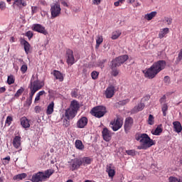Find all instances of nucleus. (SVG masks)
<instances>
[{"mask_svg":"<svg viewBox=\"0 0 182 182\" xmlns=\"http://www.w3.org/2000/svg\"><path fill=\"white\" fill-rule=\"evenodd\" d=\"M168 181L169 182H178V178L174 177V176H171L168 178Z\"/></svg>","mask_w":182,"mask_h":182,"instance_id":"4d7b16f0","label":"nucleus"},{"mask_svg":"<svg viewBox=\"0 0 182 182\" xmlns=\"http://www.w3.org/2000/svg\"><path fill=\"white\" fill-rule=\"evenodd\" d=\"M68 164L71 171H76V170H79V168L82 166L80 158H75L74 159H72L70 161H68Z\"/></svg>","mask_w":182,"mask_h":182,"instance_id":"20e7f679","label":"nucleus"},{"mask_svg":"<svg viewBox=\"0 0 182 182\" xmlns=\"http://www.w3.org/2000/svg\"><path fill=\"white\" fill-rule=\"evenodd\" d=\"M34 111H35V112L36 113H41V112H42V107H40V106H36L35 107H34Z\"/></svg>","mask_w":182,"mask_h":182,"instance_id":"5fc2aeb1","label":"nucleus"},{"mask_svg":"<svg viewBox=\"0 0 182 182\" xmlns=\"http://www.w3.org/2000/svg\"><path fill=\"white\" fill-rule=\"evenodd\" d=\"M87 117H82L77 122V127L78 129H85L87 126Z\"/></svg>","mask_w":182,"mask_h":182,"instance_id":"dca6fc26","label":"nucleus"},{"mask_svg":"<svg viewBox=\"0 0 182 182\" xmlns=\"http://www.w3.org/2000/svg\"><path fill=\"white\" fill-rule=\"evenodd\" d=\"M26 177H28V174L26 173H19L14 177V180H23Z\"/></svg>","mask_w":182,"mask_h":182,"instance_id":"473e14b6","label":"nucleus"},{"mask_svg":"<svg viewBox=\"0 0 182 182\" xmlns=\"http://www.w3.org/2000/svg\"><path fill=\"white\" fill-rule=\"evenodd\" d=\"M62 9L59 3H55L50 6L51 18L53 19L60 15Z\"/></svg>","mask_w":182,"mask_h":182,"instance_id":"39448f33","label":"nucleus"},{"mask_svg":"<svg viewBox=\"0 0 182 182\" xmlns=\"http://www.w3.org/2000/svg\"><path fill=\"white\" fill-rule=\"evenodd\" d=\"M5 92H6V88H5V87H0V94L5 93Z\"/></svg>","mask_w":182,"mask_h":182,"instance_id":"774afa93","label":"nucleus"},{"mask_svg":"<svg viewBox=\"0 0 182 182\" xmlns=\"http://www.w3.org/2000/svg\"><path fill=\"white\" fill-rule=\"evenodd\" d=\"M144 109V104L140 103L137 106L134 107L132 109V113H139V112H141Z\"/></svg>","mask_w":182,"mask_h":182,"instance_id":"c85d7f7f","label":"nucleus"},{"mask_svg":"<svg viewBox=\"0 0 182 182\" xmlns=\"http://www.w3.org/2000/svg\"><path fill=\"white\" fill-rule=\"evenodd\" d=\"M167 110H168V106H167V104H164L162 107L163 116H166L167 114Z\"/></svg>","mask_w":182,"mask_h":182,"instance_id":"37998d69","label":"nucleus"},{"mask_svg":"<svg viewBox=\"0 0 182 182\" xmlns=\"http://www.w3.org/2000/svg\"><path fill=\"white\" fill-rule=\"evenodd\" d=\"M111 69H112V75L116 77L119 75V70H117V67L116 65H111Z\"/></svg>","mask_w":182,"mask_h":182,"instance_id":"f704fd0d","label":"nucleus"},{"mask_svg":"<svg viewBox=\"0 0 182 182\" xmlns=\"http://www.w3.org/2000/svg\"><path fill=\"white\" fill-rule=\"evenodd\" d=\"M13 146L15 149H19L21 147V136H16L13 139Z\"/></svg>","mask_w":182,"mask_h":182,"instance_id":"4be33fe9","label":"nucleus"},{"mask_svg":"<svg viewBox=\"0 0 182 182\" xmlns=\"http://www.w3.org/2000/svg\"><path fill=\"white\" fill-rule=\"evenodd\" d=\"M30 181L32 182H43L46 181L45 178L43 176V172L39 171L36 173H34L31 178L30 179Z\"/></svg>","mask_w":182,"mask_h":182,"instance_id":"f8f14e48","label":"nucleus"},{"mask_svg":"<svg viewBox=\"0 0 182 182\" xmlns=\"http://www.w3.org/2000/svg\"><path fill=\"white\" fill-rule=\"evenodd\" d=\"M14 4H16L18 8H22V0H14Z\"/></svg>","mask_w":182,"mask_h":182,"instance_id":"864d4df0","label":"nucleus"},{"mask_svg":"<svg viewBox=\"0 0 182 182\" xmlns=\"http://www.w3.org/2000/svg\"><path fill=\"white\" fill-rule=\"evenodd\" d=\"M106 171L111 178H113L116 175V171L114 170V166H113V164H109L107 165Z\"/></svg>","mask_w":182,"mask_h":182,"instance_id":"f3484780","label":"nucleus"},{"mask_svg":"<svg viewBox=\"0 0 182 182\" xmlns=\"http://www.w3.org/2000/svg\"><path fill=\"white\" fill-rule=\"evenodd\" d=\"M75 147L78 150H83V149H85V145H83L82 141L77 139L75 141Z\"/></svg>","mask_w":182,"mask_h":182,"instance_id":"2f4dec72","label":"nucleus"},{"mask_svg":"<svg viewBox=\"0 0 182 182\" xmlns=\"http://www.w3.org/2000/svg\"><path fill=\"white\" fill-rule=\"evenodd\" d=\"M70 109H71V110L75 111V112L77 113V110L80 109V105L79 104V102H77L76 100L71 101Z\"/></svg>","mask_w":182,"mask_h":182,"instance_id":"412c9836","label":"nucleus"},{"mask_svg":"<svg viewBox=\"0 0 182 182\" xmlns=\"http://www.w3.org/2000/svg\"><path fill=\"white\" fill-rule=\"evenodd\" d=\"M157 15V11H152L145 15L144 18L146 21H151Z\"/></svg>","mask_w":182,"mask_h":182,"instance_id":"7c9ffc66","label":"nucleus"},{"mask_svg":"<svg viewBox=\"0 0 182 182\" xmlns=\"http://www.w3.org/2000/svg\"><path fill=\"white\" fill-rule=\"evenodd\" d=\"M13 120H14V118H12V117L8 116V117H6L5 124H8V126H9L10 124H12Z\"/></svg>","mask_w":182,"mask_h":182,"instance_id":"c03bdc74","label":"nucleus"},{"mask_svg":"<svg viewBox=\"0 0 182 182\" xmlns=\"http://www.w3.org/2000/svg\"><path fill=\"white\" fill-rule=\"evenodd\" d=\"M20 43L21 45H23L24 50L26 55H28L31 50V44H29V43L23 38L20 39Z\"/></svg>","mask_w":182,"mask_h":182,"instance_id":"6ab92c4d","label":"nucleus"},{"mask_svg":"<svg viewBox=\"0 0 182 182\" xmlns=\"http://www.w3.org/2000/svg\"><path fill=\"white\" fill-rule=\"evenodd\" d=\"M181 60H182V48L180 50L178 54V57L176 58V60L175 61L176 65H178V63H180Z\"/></svg>","mask_w":182,"mask_h":182,"instance_id":"4c0bfd02","label":"nucleus"},{"mask_svg":"<svg viewBox=\"0 0 182 182\" xmlns=\"http://www.w3.org/2000/svg\"><path fill=\"white\" fill-rule=\"evenodd\" d=\"M32 14H36L38 12V6L31 7Z\"/></svg>","mask_w":182,"mask_h":182,"instance_id":"052dcab7","label":"nucleus"},{"mask_svg":"<svg viewBox=\"0 0 182 182\" xmlns=\"http://www.w3.org/2000/svg\"><path fill=\"white\" fill-rule=\"evenodd\" d=\"M173 129L176 133H181L182 127H181V123H180V122L178 121L173 122Z\"/></svg>","mask_w":182,"mask_h":182,"instance_id":"b1692460","label":"nucleus"},{"mask_svg":"<svg viewBox=\"0 0 182 182\" xmlns=\"http://www.w3.org/2000/svg\"><path fill=\"white\" fill-rule=\"evenodd\" d=\"M37 95H38L41 97V96H43V95H46V92H45V90H41L38 92Z\"/></svg>","mask_w":182,"mask_h":182,"instance_id":"69168bd1","label":"nucleus"},{"mask_svg":"<svg viewBox=\"0 0 182 182\" xmlns=\"http://www.w3.org/2000/svg\"><path fill=\"white\" fill-rule=\"evenodd\" d=\"M28 70V65L26 64H24L21 68V73H26V71Z\"/></svg>","mask_w":182,"mask_h":182,"instance_id":"8fccbe9b","label":"nucleus"},{"mask_svg":"<svg viewBox=\"0 0 182 182\" xmlns=\"http://www.w3.org/2000/svg\"><path fill=\"white\" fill-rule=\"evenodd\" d=\"M110 125L113 132H117L123 127V119L120 116H117V118L110 122Z\"/></svg>","mask_w":182,"mask_h":182,"instance_id":"7ed1b4c3","label":"nucleus"},{"mask_svg":"<svg viewBox=\"0 0 182 182\" xmlns=\"http://www.w3.org/2000/svg\"><path fill=\"white\" fill-rule=\"evenodd\" d=\"M151 133L154 136H160V134L163 133V128H161V124L158 125L155 130L152 129Z\"/></svg>","mask_w":182,"mask_h":182,"instance_id":"5701e85b","label":"nucleus"},{"mask_svg":"<svg viewBox=\"0 0 182 182\" xmlns=\"http://www.w3.org/2000/svg\"><path fill=\"white\" fill-rule=\"evenodd\" d=\"M55 173V170L53 169H47L44 172H43V176L44 177V180H48Z\"/></svg>","mask_w":182,"mask_h":182,"instance_id":"393cba45","label":"nucleus"},{"mask_svg":"<svg viewBox=\"0 0 182 182\" xmlns=\"http://www.w3.org/2000/svg\"><path fill=\"white\" fill-rule=\"evenodd\" d=\"M61 4L63 6H66L67 8H69V4H68V2L65 1H63L61 2Z\"/></svg>","mask_w":182,"mask_h":182,"instance_id":"338daca9","label":"nucleus"},{"mask_svg":"<svg viewBox=\"0 0 182 182\" xmlns=\"http://www.w3.org/2000/svg\"><path fill=\"white\" fill-rule=\"evenodd\" d=\"M32 31L34 32H38V33H42L43 35H48V31L46 28L41 24H33L31 27Z\"/></svg>","mask_w":182,"mask_h":182,"instance_id":"ddd939ff","label":"nucleus"},{"mask_svg":"<svg viewBox=\"0 0 182 182\" xmlns=\"http://www.w3.org/2000/svg\"><path fill=\"white\" fill-rule=\"evenodd\" d=\"M116 90V87L114 85H109L107 87L105 95L107 99H112L113 96H114V92Z\"/></svg>","mask_w":182,"mask_h":182,"instance_id":"4468645a","label":"nucleus"},{"mask_svg":"<svg viewBox=\"0 0 182 182\" xmlns=\"http://www.w3.org/2000/svg\"><path fill=\"white\" fill-rule=\"evenodd\" d=\"M6 4H5V2L1 1L0 2V9H1V11H4V9H6Z\"/></svg>","mask_w":182,"mask_h":182,"instance_id":"6e6d98bb","label":"nucleus"},{"mask_svg":"<svg viewBox=\"0 0 182 182\" xmlns=\"http://www.w3.org/2000/svg\"><path fill=\"white\" fill-rule=\"evenodd\" d=\"M64 127H69L70 126V119L65 117L63 120Z\"/></svg>","mask_w":182,"mask_h":182,"instance_id":"a19ab883","label":"nucleus"},{"mask_svg":"<svg viewBox=\"0 0 182 182\" xmlns=\"http://www.w3.org/2000/svg\"><path fill=\"white\" fill-rule=\"evenodd\" d=\"M147 124H149V126H153V124H154V116H153V114L149 115Z\"/></svg>","mask_w":182,"mask_h":182,"instance_id":"e433bc0d","label":"nucleus"},{"mask_svg":"<svg viewBox=\"0 0 182 182\" xmlns=\"http://www.w3.org/2000/svg\"><path fill=\"white\" fill-rule=\"evenodd\" d=\"M80 159L81 160L82 166H89V164H91L92 163V159L90 157H83Z\"/></svg>","mask_w":182,"mask_h":182,"instance_id":"cd10ccee","label":"nucleus"},{"mask_svg":"<svg viewBox=\"0 0 182 182\" xmlns=\"http://www.w3.org/2000/svg\"><path fill=\"white\" fill-rule=\"evenodd\" d=\"M164 82L165 83H169L170 82V77L168 76H165L164 79Z\"/></svg>","mask_w":182,"mask_h":182,"instance_id":"e2e57ef3","label":"nucleus"},{"mask_svg":"<svg viewBox=\"0 0 182 182\" xmlns=\"http://www.w3.org/2000/svg\"><path fill=\"white\" fill-rule=\"evenodd\" d=\"M35 79V77L33 75L28 85V88L31 90H34L35 92H38V90H41L43 86H45V82L43 81L39 80V79Z\"/></svg>","mask_w":182,"mask_h":182,"instance_id":"f03ea898","label":"nucleus"},{"mask_svg":"<svg viewBox=\"0 0 182 182\" xmlns=\"http://www.w3.org/2000/svg\"><path fill=\"white\" fill-rule=\"evenodd\" d=\"M134 123V120L132 117H128L125 119L124 124V129L126 134L132 130V127H133V124Z\"/></svg>","mask_w":182,"mask_h":182,"instance_id":"9d476101","label":"nucleus"},{"mask_svg":"<svg viewBox=\"0 0 182 182\" xmlns=\"http://www.w3.org/2000/svg\"><path fill=\"white\" fill-rule=\"evenodd\" d=\"M54 76L59 82H63V75H62L60 72L54 70Z\"/></svg>","mask_w":182,"mask_h":182,"instance_id":"c756f323","label":"nucleus"},{"mask_svg":"<svg viewBox=\"0 0 182 182\" xmlns=\"http://www.w3.org/2000/svg\"><path fill=\"white\" fill-rule=\"evenodd\" d=\"M23 92H25V88L21 87V88L18 89L16 93L14 95V97L16 98L19 97V96L22 95V93H23Z\"/></svg>","mask_w":182,"mask_h":182,"instance_id":"ea45409f","label":"nucleus"},{"mask_svg":"<svg viewBox=\"0 0 182 182\" xmlns=\"http://www.w3.org/2000/svg\"><path fill=\"white\" fill-rule=\"evenodd\" d=\"M26 36H27L28 40L31 41V39H32V38H33V32H32L31 31H27L26 33Z\"/></svg>","mask_w":182,"mask_h":182,"instance_id":"09e8293b","label":"nucleus"},{"mask_svg":"<svg viewBox=\"0 0 182 182\" xmlns=\"http://www.w3.org/2000/svg\"><path fill=\"white\" fill-rule=\"evenodd\" d=\"M165 21L167 23V25H171L173 19L171 18L166 17Z\"/></svg>","mask_w":182,"mask_h":182,"instance_id":"13d9d810","label":"nucleus"},{"mask_svg":"<svg viewBox=\"0 0 182 182\" xmlns=\"http://www.w3.org/2000/svg\"><path fill=\"white\" fill-rule=\"evenodd\" d=\"M102 2V0H93L92 4L94 5H100V3Z\"/></svg>","mask_w":182,"mask_h":182,"instance_id":"680f3d73","label":"nucleus"},{"mask_svg":"<svg viewBox=\"0 0 182 182\" xmlns=\"http://www.w3.org/2000/svg\"><path fill=\"white\" fill-rule=\"evenodd\" d=\"M160 103H164L166 102V95H163L162 97L159 100Z\"/></svg>","mask_w":182,"mask_h":182,"instance_id":"0e129e2a","label":"nucleus"},{"mask_svg":"<svg viewBox=\"0 0 182 182\" xmlns=\"http://www.w3.org/2000/svg\"><path fill=\"white\" fill-rule=\"evenodd\" d=\"M107 62V60L106 59L101 60L98 62V66H100L101 69H103V68H105V63H106Z\"/></svg>","mask_w":182,"mask_h":182,"instance_id":"a18cd8bd","label":"nucleus"},{"mask_svg":"<svg viewBox=\"0 0 182 182\" xmlns=\"http://www.w3.org/2000/svg\"><path fill=\"white\" fill-rule=\"evenodd\" d=\"M7 83L8 85H14V83H15V77L12 75H9L7 78Z\"/></svg>","mask_w":182,"mask_h":182,"instance_id":"58836bf2","label":"nucleus"},{"mask_svg":"<svg viewBox=\"0 0 182 182\" xmlns=\"http://www.w3.org/2000/svg\"><path fill=\"white\" fill-rule=\"evenodd\" d=\"M141 144L146 146L148 149L156 144L154 141H153L147 134H141Z\"/></svg>","mask_w":182,"mask_h":182,"instance_id":"423d86ee","label":"nucleus"},{"mask_svg":"<svg viewBox=\"0 0 182 182\" xmlns=\"http://www.w3.org/2000/svg\"><path fill=\"white\" fill-rule=\"evenodd\" d=\"M102 134L105 141H110L112 140V132L107 127H105L102 129Z\"/></svg>","mask_w":182,"mask_h":182,"instance_id":"2eb2a0df","label":"nucleus"},{"mask_svg":"<svg viewBox=\"0 0 182 182\" xmlns=\"http://www.w3.org/2000/svg\"><path fill=\"white\" fill-rule=\"evenodd\" d=\"M21 124L23 129H29L31 127V124L29 119L26 117H23L20 119Z\"/></svg>","mask_w":182,"mask_h":182,"instance_id":"aec40b11","label":"nucleus"},{"mask_svg":"<svg viewBox=\"0 0 182 182\" xmlns=\"http://www.w3.org/2000/svg\"><path fill=\"white\" fill-rule=\"evenodd\" d=\"M129 59V55H123L119 57L115 58L114 60H112V65L119 68V66H122L126 60Z\"/></svg>","mask_w":182,"mask_h":182,"instance_id":"0eeeda50","label":"nucleus"},{"mask_svg":"<svg viewBox=\"0 0 182 182\" xmlns=\"http://www.w3.org/2000/svg\"><path fill=\"white\" fill-rule=\"evenodd\" d=\"M37 91H35L33 90H30V92H29V97L28 99H33V96L35 95V93Z\"/></svg>","mask_w":182,"mask_h":182,"instance_id":"3c124183","label":"nucleus"},{"mask_svg":"<svg viewBox=\"0 0 182 182\" xmlns=\"http://www.w3.org/2000/svg\"><path fill=\"white\" fill-rule=\"evenodd\" d=\"M147 149H149V147L143 144H141V146H137L138 150H147Z\"/></svg>","mask_w":182,"mask_h":182,"instance_id":"603ef678","label":"nucleus"},{"mask_svg":"<svg viewBox=\"0 0 182 182\" xmlns=\"http://www.w3.org/2000/svg\"><path fill=\"white\" fill-rule=\"evenodd\" d=\"M143 73H144L145 77H147L148 79H154L159 73L154 69V66L151 65L149 68L144 70Z\"/></svg>","mask_w":182,"mask_h":182,"instance_id":"1a4fd4ad","label":"nucleus"},{"mask_svg":"<svg viewBox=\"0 0 182 182\" xmlns=\"http://www.w3.org/2000/svg\"><path fill=\"white\" fill-rule=\"evenodd\" d=\"M103 43V36H97V40H96V49L99 48V46Z\"/></svg>","mask_w":182,"mask_h":182,"instance_id":"72a5a7b5","label":"nucleus"},{"mask_svg":"<svg viewBox=\"0 0 182 182\" xmlns=\"http://www.w3.org/2000/svg\"><path fill=\"white\" fill-rule=\"evenodd\" d=\"M168 32H170V29L168 28H161L159 33V38L163 39V38L165 37Z\"/></svg>","mask_w":182,"mask_h":182,"instance_id":"a878e982","label":"nucleus"},{"mask_svg":"<svg viewBox=\"0 0 182 182\" xmlns=\"http://www.w3.org/2000/svg\"><path fill=\"white\" fill-rule=\"evenodd\" d=\"M126 153L128 156H136V150L134 149L127 150Z\"/></svg>","mask_w":182,"mask_h":182,"instance_id":"49530a36","label":"nucleus"},{"mask_svg":"<svg viewBox=\"0 0 182 182\" xmlns=\"http://www.w3.org/2000/svg\"><path fill=\"white\" fill-rule=\"evenodd\" d=\"M66 62L69 66L75 65L76 60H75V55H73V50L68 49L65 53Z\"/></svg>","mask_w":182,"mask_h":182,"instance_id":"6e6552de","label":"nucleus"},{"mask_svg":"<svg viewBox=\"0 0 182 182\" xmlns=\"http://www.w3.org/2000/svg\"><path fill=\"white\" fill-rule=\"evenodd\" d=\"M92 116L97 117V119H101L103 117L106 113H107V109L103 105H99L94 107L90 112Z\"/></svg>","mask_w":182,"mask_h":182,"instance_id":"f257e3e1","label":"nucleus"},{"mask_svg":"<svg viewBox=\"0 0 182 182\" xmlns=\"http://www.w3.org/2000/svg\"><path fill=\"white\" fill-rule=\"evenodd\" d=\"M120 35H122V31H116L112 33V39L116 40L120 37Z\"/></svg>","mask_w":182,"mask_h":182,"instance_id":"c9c22d12","label":"nucleus"},{"mask_svg":"<svg viewBox=\"0 0 182 182\" xmlns=\"http://www.w3.org/2000/svg\"><path fill=\"white\" fill-rule=\"evenodd\" d=\"M77 114V112L76 111H73V109L68 108L65 112V117H67V119H74V117H76V115Z\"/></svg>","mask_w":182,"mask_h":182,"instance_id":"a211bd4d","label":"nucleus"},{"mask_svg":"<svg viewBox=\"0 0 182 182\" xmlns=\"http://www.w3.org/2000/svg\"><path fill=\"white\" fill-rule=\"evenodd\" d=\"M31 105H32V100L31 98H27L24 104V106L26 107H30Z\"/></svg>","mask_w":182,"mask_h":182,"instance_id":"de8ad7c7","label":"nucleus"},{"mask_svg":"<svg viewBox=\"0 0 182 182\" xmlns=\"http://www.w3.org/2000/svg\"><path fill=\"white\" fill-rule=\"evenodd\" d=\"M54 109H55V102H51L47 107V110L46 112V114H48V116L50 114H52V113H53L54 112Z\"/></svg>","mask_w":182,"mask_h":182,"instance_id":"bb28decb","label":"nucleus"},{"mask_svg":"<svg viewBox=\"0 0 182 182\" xmlns=\"http://www.w3.org/2000/svg\"><path fill=\"white\" fill-rule=\"evenodd\" d=\"M167 65V63H166V60H159L156 63H154L152 66H154V69L156 70V72L158 73H160L161 70H164L166 69V66Z\"/></svg>","mask_w":182,"mask_h":182,"instance_id":"9b49d317","label":"nucleus"},{"mask_svg":"<svg viewBox=\"0 0 182 182\" xmlns=\"http://www.w3.org/2000/svg\"><path fill=\"white\" fill-rule=\"evenodd\" d=\"M40 100H41V95H39L38 94H36L34 103H38V102H39Z\"/></svg>","mask_w":182,"mask_h":182,"instance_id":"bf43d9fd","label":"nucleus"},{"mask_svg":"<svg viewBox=\"0 0 182 182\" xmlns=\"http://www.w3.org/2000/svg\"><path fill=\"white\" fill-rule=\"evenodd\" d=\"M91 77L93 79V80H96L97 77H99V72L97 71H92L91 73Z\"/></svg>","mask_w":182,"mask_h":182,"instance_id":"79ce46f5","label":"nucleus"}]
</instances>
